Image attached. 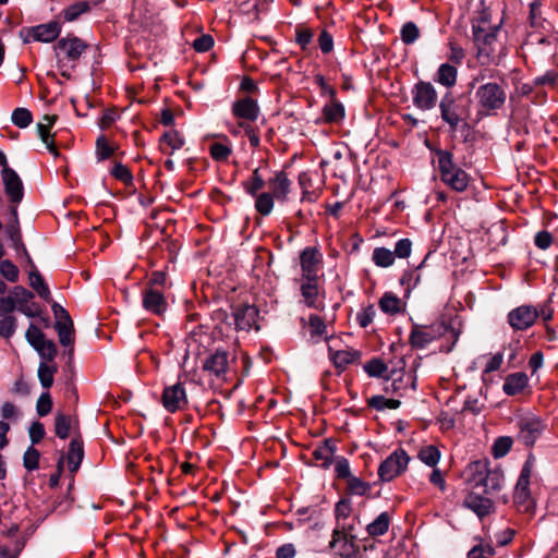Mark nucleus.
I'll use <instances>...</instances> for the list:
<instances>
[{
  "label": "nucleus",
  "mask_w": 558,
  "mask_h": 558,
  "mask_svg": "<svg viewBox=\"0 0 558 558\" xmlns=\"http://www.w3.org/2000/svg\"><path fill=\"white\" fill-rule=\"evenodd\" d=\"M495 555V549L490 544H478L470 549L468 558H492Z\"/></svg>",
  "instance_id": "61"
},
{
  "label": "nucleus",
  "mask_w": 558,
  "mask_h": 558,
  "mask_svg": "<svg viewBox=\"0 0 558 558\" xmlns=\"http://www.w3.org/2000/svg\"><path fill=\"white\" fill-rule=\"evenodd\" d=\"M472 99L469 94L453 96L451 92H447L440 102L439 111L441 119L454 132L460 122L468 120L471 116Z\"/></svg>",
  "instance_id": "2"
},
{
  "label": "nucleus",
  "mask_w": 558,
  "mask_h": 558,
  "mask_svg": "<svg viewBox=\"0 0 558 558\" xmlns=\"http://www.w3.org/2000/svg\"><path fill=\"white\" fill-rule=\"evenodd\" d=\"M27 342L35 349L39 350V347L46 339V335L34 324H31L25 332Z\"/></svg>",
  "instance_id": "52"
},
{
  "label": "nucleus",
  "mask_w": 558,
  "mask_h": 558,
  "mask_svg": "<svg viewBox=\"0 0 558 558\" xmlns=\"http://www.w3.org/2000/svg\"><path fill=\"white\" fill-rule=\"evenodd\" d=\"M371 489V484L362 481L356 476H352L348 480L347 494L365 496Z\"/></svg>",
  "instance_id": "45"
},
{
  "label": "nucleus",
  "mask_w": 558,
  "mask_h": 558,
  "mask_svg": "<svg viewBox=\"0 0 558 558\" xmlns=\"http://www.w3.org/2000/svg\"><path fill=\"white\" fill-rule=\"evenodd\" d=\"M110 174L124 183L126 186H131L133 184V174L129 170V168L121 162H116L113 168L110 170Z\"/></svg>",
  "instance_id": "51"
},
{
  "label": "nucleus",
  "mask_w": 558,
  "mask_h": 558,
  "mask_svg": "<svg viewBox=\"0 0 558 558\" xmlns=\"http://www.w3.org/2000/svg\"><path fill=\"white\" fill-rule=\"evenodd\" d=\"M410 456L403 448L396 449L380 464L377 471L381 482H390L400 476L408 468Z\"/></svg>",
  "instance_id": "4"
},
{
  "label": "nucleus",
  "mask_w": 558,
  "mask_h": 558,
  "mask_svg": "<svg viewBox=\"0 0 558 558\" xmlns=\"http://www.w3.org/2000/svg\"><path fill=\"white\" fill-rule=\"evenodd\" d=\"M412 97L414 106L422 111L430 110L437 104V92L429 82L418 81L412 88Z\"/></svg>",
  "instance_id": "8"
},
{
  "label": "nucleus",
  "mask_w": 558,
  "mask_h": 558,
  "mask_svg": "<svg viewBox=\"0 0 558 558\" xmlns=\"http://www.w3.org/2000/svg\"><path fill=\"white\" fill-rule=\"evenodd\" d=\"M258 316H259V311L255 305L241 303V304L233 306L231 319H232L233 324L235 325L236 329L250 330L253 327H256V329H259V327L256 326Z\"/></svg>",
  "instance_id": "9"
},
{
  "label": "nucleus",
  "mask_w": 558,
  "mask_h": 558,
  "mask_svg": "<svg viewBox=\"0 0 558 558\" xmlns=\"http://www.w3.org/2000/svg\"><path fill=\"white\" fill-rule=\"evenodd\" d=\"M265 184L266 182L259 174L258 168H256L253 171L252 177L248 181L242 182L245 192L251 196H256V194L265 187Z\"/></svg>",
  "instance_id": "38"
},
{
  "label": "nucleus",
  "mask_w": 558,
  "mask_h": 558,
  "mask_svg": "<svg viewBox=\"0 0 558 558\" xmlns=\"http://www.w3.org/2000/svg\"><path fill=\"white\" fill-rule=\"evenodd\" d=\"M0 274L10 282H16L19 279V268L10 260L4 259L0 263Z\"/></svg>",
  "instance_id": "57"
},
{
  "label": "nucleus",
  "mask_w": 558,
  "mask_h": 558,
  "mask_svg": "<svg viewBox=\"0 0 558 558\" xmlns=\"http://www.w3.org/2000/svg\"><path fill=\"white\" fill-rule=\"evenodd\" d=\"M209 154L214 160L222 162L228 160L232 154V148L228 144L215 142L209 146Z\"/></svg>",
  "instance_id": "49"
},
{
  "label": "nucleus",
  "mask_w": 558,
  "mask_h": 558,
  "mask_svg": "<svg viewBox=\"0 0 558 558\" xmlns=\"http://www.w3.org/2000/svg\"><path fill=\"white\" fill-rule=\"evenodd\" d=\"M373 262L376 266L387 268L395 263V255L392 251L386 248V247H376L373 251L372 256Z\"/></svg>",
  "instance_id": "39"
},
{
  "label": "nucleus",
  "mask_w": 558,
  "mask_h": 558,
  "mask_svg": "<svg viewBox=\"0 0 558 558\" xmlns=\"http://www.w3.org/2000/svg\"><path fill=\"white\" fill-rule=\"evenodd\" d=\"M71 417L70 415L58 413L54 417V433L60 439H66L70 435Z\"/></svg>",
  "instance_id": "43"
},
{
  "label": "nucleus",
  "mask_w": 558,
  "mask_h": 558,
  "mask_svg": "<svg viewBox=\"0 0 558 558\" xmlns=\"http://www.w3.org/2000/svg\"><path fill=\"white\" fill-rule=\"evenodd\" d=\"M458 76V70L456 66L449 63H442L438 68L434 81L450 88L456 85Z\"/></svg>",
  "instance_id": "29"
},
{
  "label": "nucleus",
  "mask_w": 558,
  "mask_h": 558,
  "mask_svg": "<svg viewBox=\"0 0 558 558\" xmlns=\"http://www.w3.org/2000/svg\"><path fill=\"white\" fill-rule=\"evenodd\" d=\"M24 33L32 35L36 41L52 43L59 37L61 25L58 21H51L47 24L22 28L20 36H23Z\"/></svg>",
  "instance_id": "11"
},
{
  "label": "nucleus",
  "mask_w": 558,
  "mask_h": 558,
  "mask_svg": "<svg viewBox=\"0 0 558 558\" xmlns=\"http://www.w3.org/2000/svg\"><path fill=\"white\" fill-rule=\"evenodd\" d=\"M54 328L58 332L59 341L63 347L74 344V325L70 315H66L65 320H57Z\"/></svg>",
  "instance_id": "27"
},
{
  "label": "nucleus",
  "mask_w": 558,
  "mask_h": 558,
  "mask_svg": "<svg viewBox=\"0 0 558 558\" xmlns=\"http://www.w3.org/2000/svg\"><path fill=\"white\" fill-rule=\"evenodd\" d=\"M513 445V439L510 436H499L495 439L492 446V454L495 459L504 458L509 453Z\"/></svg>",
  "instance_id": "34"
},
{
  "label": "nucleus",
  "mask_w": 558,
  "mask_h": 558,
  "mask_svg": "<svg viewBox=\"0 0 558 558\" xmlns=\"http://www.w3.org/2000/svg\"><path fill=\"white\" fill-rule=\"evenodd\" d=\"M390 525V515L388 512H381L373 522H371L366 531L369 536L377 537L385 535Z\"/></svg>",
  "instance_id": "30"
},
{
  "label": "nucleus",
  "mask_w": 558,
  "mask_h": 558,
  "mask_svg": "<svg viewBox=\"0 0 558 558\" xmlns=\"http://www.w3.org/2000/svg\"><path fill=\"white\" fill-rule=\"evenodd\" d=\"M116 148L111 146L105 135H100L96 140V155L98 160H106L113 156Z\"/></svg>",
  "instance_id": "50"
},
{
  "label": "nucleus",
  "mask_w": 558,
  "mask_h": 558,
  "mask_svg": "<svg viewBox=\"0 0 558 558\" xmlns=\"http://www.w3.org/2000/svg\"><path fill=\"white\" fill-rule=\"evenodd\" d=\"M313 32L310 28L298 25L295 28V43L305 50L313 39Z\"/></svg>",
  "instance_id": "58"
},
{
  "label": "nucleus",
  "mask_w": 558,
  "mask_h": 558,
  "mask_svg": "<svg viewBox=\"0 0 558 558\" xmlns=\"http://www.w3.org/2000/svg\"><path fill=\"white\" fill-rule=\"evenodd\" d=\"M412 252V241L408 238L399 240L392 251L395 258H408Z\"/></svg>",
  "instance_id": "63"
},
{
  "label": "nucleus",
  "mask_w": 558,
  "mask_h": 558,
  "mask_svg": "<svg viewBox=\"0 0 558 558\" xmlns=\"http://www.w3.org/2000/svg\"><path fill=\"white\" fill-rule=\"evenodd\" d=\"M203 369L220 378L228 369V352L218 349L210 353L203 363Z\"/></svg>",
  "instance_id": "18"
},
{
  "label": "nucleus",
  "mask_w": 558,
  "mask_h": 558,
  "mask_svg": "<svg viewBox=\"0 0 558 558\" xmlns=\"http://www.w3.org/2000/svg\"><path fill=\"white\" fill-rule=\"evenodd\" d=\"M29 284L43 300L47 302L51 301L50 290L45 282L44 277L37 269L31 270Z\"/></svg>",
  "instance_id": "31"
},
{
  "label": "nucleus",
  "mask_w": 558,
  "mask_h": 558,
  "mask_svg": "<svg viewBox=\"0 0 558 558\" xmlns=\"http://www.w3.org/2000/svg\"><path fill=\"white\" fill-rule=\"evenodd\" d=\"M58 368L56 365H48L46 362H40L37 371L40 385L45 389H49L53 384V375Z\"/></svg>",
  "instance_id": "37"
},
{
  "label": "nucleus",
  "mask_w": 558,
  "mask_h": 558,
  "mask_svg": "<svg viewBox=\"0 0 558 558\" xmlns=\"http://www.w3.org/2000/svg\"><path fill=\"white\" fill-rule=\"evenodd\" d=\"M440 180L451 190L456 192H464L469 186L470 175L459 167L448 174L441 175Z\"/></svg>",
  "instance_id": "24"
},
{
  "label": "nucleus",
  "mask_w": 558,
  "mask_h": 558,
  "mask_svg": "<svg viewBox=\"0 0 558 558\" xmlns=\"http://www.w3.org/2000/svg\"><path fill=\"white\" fill-rule=\"evenodd\" d=\"M301 294L307 307L318 310V277L301 278Z\"/></svg>",
  "instance_id": "22"
},
{
  "label": "nucleus",
  "mask_w": 558,
  "mask_h": 558,
  "mask_svg": "<svg viewBox=\"0 0 558 558\" xmlns=\"http://www.w3.org/2000/svg\"><path fill=\"white\" fill-rule=\"evenodd\" d=\"M11 121L15 126L25 129L33 122V114L26 108H16L12 112Z\"/></svg>",
  "instance_id": "46"
},
{
  "label": "nucleus",
  "mask_w": 558,
  "mask_h": 558,
  "mask_svg": "<svg viewBox=\"0 0 558 558\" xmlns=\"http://www.w3.org/2000/svg\"><path fill=\"white\" fill-rule=\"evenodd\" d=\"M66 458L70 472L75 473L80 469L84 458V445L80 435L71 439Z\"/></svg>",
  "instance_id": "26"
},
{
  "label": "nucleus",
  "mask_w": 558,
  "mask_h": 558,
  "mask_svg": "<svg viewBox=\"0 0 558 558\" xmlns=\"http://www.w3.org/2000/svg\"><path fill=\"white\" fill-rule=\"evenodd\" d=\"M333 460L336 461L335 472L338 478L348 481L353 476L347 458L337 456L333 458Z\"/></svg>",
  "instance_id": "56"
},
{
  "label": "nucleus",
  "mask_w": 558,
  "mask_h": 558,
  "mask_svg": "<svg viewBox=\"0 0 558 558\" xmlns=\"http://www.w3.org/2000/svg\"><path fill=\"white\" fill-rule=\"evenodd\" d=\"M490 462L485 460H477L470 464V469L473 473V481L476 483L481 477L486 476V474L492 470L489 468Z\"/></svg>",
  "instance_id": "60"
},
{
  "label": "nucleus",
  "mask_w": 558,
  "mask_h": 558,
  "mask_svg": "<svg viewBox=\"0 0 558 558\" xmlns=\"http://www.w3.org/2000/svg\"><path fill=\"white\" fill-rule=\"evenodd\" d=\"M40 452L34 446H29L23 456V465L27 471H35L39 468Z\"/></svg>",
  "instance_id": "53"
},
{
  "label": "nucleus",
  "mask_w": 558,
  "mask_h": 558,
  "mask_svg": "<svg viewBox=\"0 0 558 558\" xmlns=\"http://www.w3.org/2000/svg\"><path fill=\"white\" fill-rule=\"evenodd\" d=\"M505 476L500 466L492 469L486 476L481 477L476 483L475 487L484 486L485 494H492L499 492L502 488Z\"/></svg>",
  "instance_id": "23"
},
{
  "label": "nucleus",
  "mask_w": 558,
  "mask_h": 558,
  "mask_svg": "<svg viewBox=\"0 0 558 558\" xmlns=\"http://www.w3.org/2000/svg\"><path fill=\"white\" fill-rule=\"evenodd\" d=\"M506 99V89L498 83L488 82L480 85L475 92L478 118L496 114L504 108Z\"/></svg>",
  "instance_id": "3"
},
{
  "label": "nucleus",
  "mask_w": 558,
  "mask_h": 558,
  "mask_svg": "<svg viewBox=\"0 0 558 558\" xmlns=\"http://www.w3.org/2000/svg\"><path fill=\"white\" fill-rule=\"evenodd\" d=\"M328 354L339 373L349 364L360 363L362 357V352L359 350H333L331 347H328Z\"/></svg>",
  "instance_id": "19"
},
{
  "label": "nucleus",
  "mask_w": 558,
  "mask_h": 558,
  "mask_svg": "<svg viewBox=\"0 0 558 558\" xmlns=\"http://www.w3.org/2000/svg\"><path fill=\"white\" fill-rule=\"evenodd\" d=\"M426 145L435 156V158L432 160V163L435 165V162H437V166L434 167L438 170L440 177L446 175L453 171V169L459 168V166L453 161L452 151L442 149L440 147L430 146L428 142H426Z\"/></svg>",
  "instance_id": "17"
},
{
  "label": "nucleus",
  "mask_w": 558,
  "mask_h": 558,
  "mask_svg": "<svg viewBox=\"0 0 558 558\" xmlns=\"http://www.w3.org/2000/svg\"><path fill=\"white\" fill-rule=\"evenodd\" d=\"M538 318V307L523 304L511 310L507 315V322L514 331H523L531 328Z\"/></svg>",
  "instance_id": "6"
},
{
  "label": "nucleus",
  "mask_w": 558,
  "mask_h": 558,
  "mask_svg": "<svg viewBox=\"0 0 558 558\" xmlns=\"http://www.w3.org/2000/svg\"><path fill=\"white\" fill-rule=\"evenodd\" d=\"M352 512V500L349 496L340 498V500L335 505V518L338 525L342 520H345L350 517Z\"/></svg>",
  "instance_id": "44"
},
{
  "label": "nucleus",
  "mask_w": 558,
  "mask_h": 558,
  "mask_svg": "<svg viewBox=\"0 0 558 558\" xmlns=\"http://www.w3.org/2000/svg\"><path fill=\"white\" fill-rule=\"evenodd\" d=\"M231 112L233 117L241 121H255L257 120L260 109L257 104V100L254 98L246 96L236 99L231 107Z\"/></svg>",
  "instance_id": "14"
},
{
  "label": "nucleus",
  "mask_w": 558,
  "mask_h": 558,
  "mask_svg": "<svg viewBox=\"0 0 558 558\" xmlns=\"http://www.w3.org/2000/svg\"><path fill=\"white\" fill-rule=\"evenodd\" d=\"M529 377L523 372H517L509 374L505 383L502 385V390L507 396H515L524 390L527 387Z\"/></svg>",
  "instance_id": "25"
},
{
  "label": "nucleus",
  "mask_w": 558,
  "mask_h": 558,
  "mask_svg": "<svg viewBox=\"0 0 558 558\" xmlns=\"http://www.w3.org/2000/svg\"><path fill=\"white\" fill-rule=\"evenodd\" d=\"M161 402L163 408L170 413L182 410L183 407L187 403L186 392L183 384L177 383L172 386L165 387L161 395Z\"/></svg>",
  "instance_id": "10"
},
{
  "label": "nucleus",
  "mask_w": 558,
  "mask_h": 558,
  "mask_svg": "<svg viewBox=\"0 0 558 558\" xmlns=\"http://www.w3.org/2000/svg\"><path fill=\"white\" fill-rule=\"evenodd\" d=\"M418 459L430 468H435L440 459V451L437 447L429 445L423 447L417 454Z\"/></svg>",
  "instance_id": "40"
},
{
  "label": "nucleus",
  "mask_w": 558,
  "mask_h": 558,
  "mask_svg": "<svg viewBox=\"0 0 558 558\" xmlns=\"http://www.w3.org/2000/svg\"><path fill=\"white\" fill-rule=\"evenodd\" d=\"M324 119L327 123H339L344 119V106L337 99L330 98V101L323 108Z\"/></svg>",
  "instance_id": "28"
},
{
  "label": "nucleus",
  "mask_w": 558,
  "mask_h": 558,
  "mask_svg": "<svg viewBox=\"0 0 558 558\" xmlns=\"http://www.w3.org/2000/svg\"><path fill=\"white\" fill-rule=\"evenodd\" d=\"M269 187L271 190V195L278 202H286L288 198V194L290 193L291 181L288 179V175L284 171H277L272 178L268 181Z\"/></svg>",
  "instance_id": "21"
},
{
  "label": "nucleus",
  "mask_w": 558,
  "mask_h": 558,
  "mask_svg": "<svg viewBox=\"0 0 558 558\" xmlns=\"http://www.w3.org/2000/svg\"><path fill=\"white\" fill-rule=\"evenodd\" d=\"M460 133L462 137V142L472 147L476 141L475 131L473 126L468 122V120H464L460 122L458 125V129L456 130Z\"/></svg>",
  "instance_id": "55"
},
{
  "label": "nucleus",
  "mask_w": 558,
  "mask_h": 558,
  "mask_svg": "<svg viewBox=\"0 0 558 558\" xmlns=\"http://www.w3.org/2000/svg\"><path fill=\"white\" fill-rule=\"evenodd\" d=\"M142 296V305L145 311L157 316H161L167 311L168 303L161 290L145 287Z\"/></svg>",
  "instance_id": "12"
},
{
  "label": "nucleus",
  "mask_w": 558,
  "mask_h": 558,
  "mask_svg": "<svg viewBox=\"0 0 558 558\" xmlns=\"http://www.w3.org/2000/svg\"><path fill=\"white\" fill-rule=\"evenodd\" d=\"M380 310L389 315L401 312V300L392 292H385L379 300Z\"/></svg>",
  "instance_id": "32"
},
{
  "label": "nucleus",
  "mask_w": 558,
  "mask_h": 558,
  "mask_svg": "<svg viewBox=\"0 0 558 558\" xmlns=\"http://www.w3.org/2000/svg\"><path fill=\"white\" fill-rule=\"evenodd\" d=\"M16 330V318L12 315H7L0 320V336L3 338H11Z\"/></svg>",
  "instance_id": "59"
},
{
  "label": "nucleus",
  "mask_w": 558,
  "mask_h": 558,
  "mask_svg": "<svg viewBox=\"0 0 558 558\" xmlns=\"http://www.w3.org/2000/svg\"><path fill=\"white\" fill-rule=\"evenodd\" d=\"M52 126L45 123H37V133L41 142L46 145L49 153L54 156L59 155L58 148L54 144V140L50 135V130Z\"/></svg>",
  "instance_id": "42"
},
{
  "label": "nucleus",
  "mask_w": 558,
  "mask_h": 558,
  "mask_svg": "<svg viewBox=\"0 0 558 558\" xmlns=\"http://www.w3.org/2000/svg\"><path fill=\"white\" fill-rule=\"evenodd\" d=\"M90 11V4L88 1H76L73 4L65 8L61 15H63L64 21L73 22L77 20L82 14Z\"/></svg>",
  "instance_id": "33"
},
{
  "label": "nucleus",
  "mask_w": 558,
  "mask_h": 558,
  "mask_svg": "<svg viewBox=\"0 0 558 558\" xmlns=\"http://www.w3.org/2000/svg\"><path fill=\"white\" fill-rule=\"evenodd\" d=\"M518 440L525 447L532 448L536 440L543 435L546 424L536 415H525L518 420Z\"/></svg>",
  "instance_id": "5"
},
{
  "label": "nucleus",
  "mask_w": 558,
  "mask_h": 558,
  "mask_svg": "<svg viewBox=\"0 0 558 558\" xmlns=\"http://www.w3.org/2000/svg\"><path fill=\"white\" fill-rule=\"evenodd\" d=\"M4 192L12 204H20L24 197V185L15 170L1 171Z\"/></svg>",
  "instance_id": "15"
},
{
  "label": "nucleus",
  "mask_w": 558,
  "mask_h": 558,
  "mask_svg": "<svg viewBox=\"0 0 558 558\" xmlns=\"http://www.w3.org/2000/svg\"><path fill=\"white\" fill-rule=\"evenodd\" d=\"M39 354L40 359L45 362H52L57 354L58 348L57 344L52 340H45L43 344L39 347V350H36Z\"/></svg>",
  "instance_id": "54"
},
{
  "label": "nucleus",
  "mask_w": 558,
  "mask_h": 558,
  "mask_svg": "<svg viewBox=\"0 0 558 558\" xmlns=\"http://www.w3.org/2000/svg\"><path fill=\"white\" fill-rule=\"evenodd\" d=\"M215 40L211 35L203 34L193 41V48L197 52H207L214 47Z\"/></svg>",
  "instance_id": "64"
},
{
  "label": "nucleus",
  "mask_w": 558,
  "mask_h": 558,
  "mask_svg": "<svg viewBox=\"0 0 558 558\" xmlns=\"http://www.w3.org/2000/svg\"><path fill=\"white\" fill-rule=\"evenodd\" d=\"M439 338H446L448 342L442 343L439 351L449 353L458 341L459 331L445 320L437 322L428 326L412 322L409 343L413 349H424Z\"/></svg>",
  "instance_id": "1"
},
{
  "label": "nucleus",
  "mask_w": 558,
  "mask_h": 558,
  "mask_svg": "<svg viewBox=\"0 0 558 558\" xmlns=\"http://www.w3.org/2000/svg\"><path fill=\"white\" fill-rule=\"evenodd\" d=\"M87 47L88 45L81 38L76 36H68L59 39L53 49L57 51V56H59V51H61L65 54V58L69 61L75 62L81 58Z\"/></svg>",
  "instance_id": "13"
},
{
  "label": "nucleus",
  "mask_w": 558,
  "mask_h": 558,
  "mask_svg": "<svg viewBox=\"0 0 558 558\" xmlns=\"http://www.w3.org/2000/svg\"><path fill=\"white\" fill-rule=\"evenodd\" d=\"M5 231L9 239L12 241L13 248L16 251V253L27 255V248L23 243L20 226L8 225L5 227Z\"/></svg>",
  "instance_id": "35"
},
{
  "label": "nucleus",
  "mask_w": 558,
  "mask_h": 558,
  "mask_svg": "<svg viewBox=\"0 0 558 558\" xmlns=\"http://www.w3.org/2000/svg\"><path fill=\"white\" fill-rule=\"evenodd\" d=\"M500 29V25H496L489 28L488 32L484 27L473 23V41L477 48L478 57L490 58L495 52L494 44L497 40V36Z\"/></svg>",
  "instance_id": "7"
},
{
  "label": "nucleus",
  "mask_w": 558,
  "mask_h": 558,
  "mask_svg": "<svg viewBox=\"0 0 558 558\" xmlns=\"http://www.w3.org/2000/svg\"><path fill=\"white\" fill-rule=\"evenodd\" d=\"M400 37L405 45L414 44L420 37L417 25L414 22L404 23L400 31Z\"/></svg>",
  "instance_id": "48"
},
{
  "label": "nucleus",
  "mask_w": 558,
  "mask_h": 558,
  "mask_svg": "<svg viewBox=\"0 0 558 558\" xmlns=\"http://www.w3.org/2000/svg\"><path fill=\"white\" fill-rule=\"evenodd\" d=\"M160 150L165 151L162 148L163 144H167L172 148V150L180 149L184 145V138L180 135L177 130H171L165 132L159 140Z\"/></svg>",
  "instance_id": "41"
},
{
  "label": "nucleus",
  "mask_w": 558,
  "mask_h": 558,
  "mask_svg": "<svg viewBox=\"0 0 558 558\" xmlns=\"http://www.w3.org/2000/svg\"><path fill=\"white\" fill-rule=\"evenodd\" d=\"M322 262V254L316 247L307 246L300 254L302 279L318 277L317 266Z\"/></svg>",
  "instance_id": "16"
},
{
  "label": "nucleus",
  "mask_w": 558,
  "mask_h": 558,
  "mask_svg": "<svg viewBox=\"0 0 558 558\" xmlns=\"http://www.w3.org/2000/svg\"><path fill=\"white\" fill-rule=\"evenodd\" d=\"M254 197L256 211L262 216H268L274 209L275 197L268 192L256 194Z\"/></svg>",
  "instance_id": "36"
},
{
  "label": "nucleus",
  "mask_w": 558,
  "mask_h": 558,
  "mask_svg": "<svg viewBox=\"0 0 558 558\" xmlns=\"http://www.w3.org/2000/svg\"><path fill=\"white\" fill-rule=\"evenodd\" d=\"M369 377L384 378L387 372V365L378 357H373L363 366Z\"/></svg>",
  "instance_id": "47"
},
{
  "label": "nucleus",
  "mask_w": 558,
  "mask_h": 558,
  "mask_svg": "<svg viewBox=\"0 0 558 558\" xmlns=\"http://www.w3.org/2000/svg\"><path fill=\"white\" fill-rule=\"evenodd\" d=\"M463 506L472 510L480 519L488 515L494 510V502L492 499L473 492L468 494L463 501Z\"/></svg>",
  "instance_id": "20"
},
{
  "label": "nucleus",
  "mask_w": 558,
  "mask_h": 558,
  "mask_svg": "<svg viewBox=\"0 0 558 558\" xmlns=\"http://www.w3.org/2000/svg\"><path fill=\"white\" fill-rule=\"evenodd\" d=\"M53 402L49 392H43L37 400L36 410L39 416H46L51 412Z\"/></svg>",
  "instance_id": "62"
}]
</instances>
